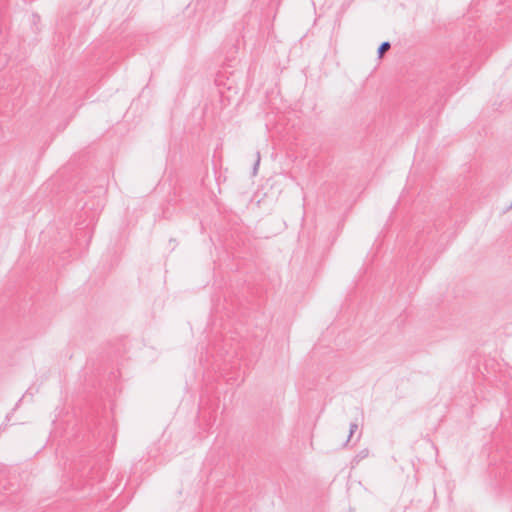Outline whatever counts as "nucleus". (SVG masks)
Returning a JSON list of instances; mask_svg holds the SVG:
<instances>
[{
    "instance_id": "2",
    "label": "nucleus",
    "mask_w": 512,
    "mask_h": 512,
    "mask_svg": "<svg viewBox=\"0 0 512 512\" xmlns=\"http://www.w3.org/2000/svg\"><path fill=\"white\" fill-rule=\"evenodd\" d=\"M358 425L356 423H351L349 427V435L347 437V440L344 442L343 446L346 447L348 443L350 442L353 434L357 431Z\"/></svg>"
},
{
    "instance_id": "3",
    "label": "nucleus",
    "mask_w": 512,
    "mask_h": 512,
    "mask_svg": "<svg viewBox=\"0 0 512 512\" xmlns=\"http://www.w3.org/2000/svg\"><path fill=\"white\" fill-rule=\"evenodd\" d=\"M368 455H369V450H368L367 448H365V449H363V450L359 451V452L355 455V457H354V461H355L356 463H359L361 460H363V459H365L366 457H368Z\"/></svg>"
},
{
    "instance_id": "5",
    "label": "nucleus",
    "mask_w": 512,
    "mask_h": 512,
    "mask_svg": "<svg viewBox=\"0 0 512 512\" xmlns=\"http://www.w3.org/2000/svg\"><path fill=\"white\" fill-rule=\"evenodd\" d=\"M509 208H512V202H511V205L509 206Z\"/></svg>"
},
{
    "instance_id": "1",
    "label": "nucleus",
    "mask_w": 512,
    "mask_h": 512,
    "mask_svg": "<svg viewBox=\"0 0 512 512\" xmlns=\"http://www.w3.org/2000/svg\"><path fill=\"white\" fill-rule=\"evenodd\" d=\"M391 47V44L389 41L382 42L377 50L378 57L381 58L385 52H387Z\"/></svg>"
},
{
    "instance_id": "4",
    "label": "nucleus",
    "mask_w": 512,
    "mask_h": 512,
    "mask_svg": "<svg viewBox=\"0 0 512 512\" xmlns=\"http://www.w3.org/2000/svg\"><path fill=\"white\" fill-rule=\"evenodd\" d=\"M256 156H257V159H256V162H255V164L253 166V174L254 175L257 173V169H258V166L260 164V152L259 151L256 153Z\"/></svg>"
}]
</instances>
